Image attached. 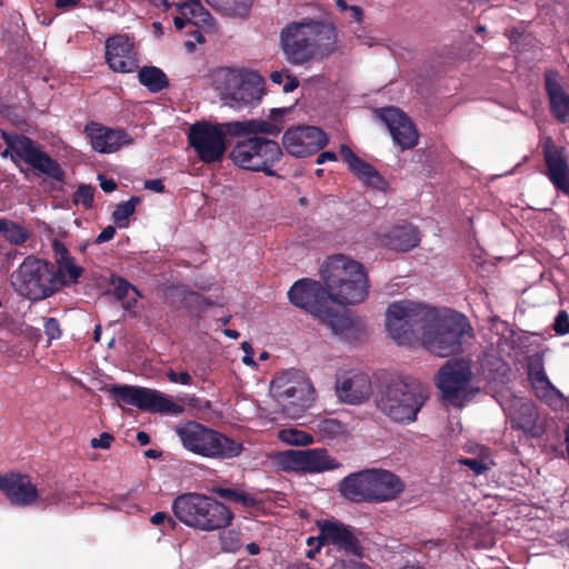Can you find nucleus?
Masks as SVG:
<instances>
[{"label": "nucleus", "mask_w": 569, "mask_h": 569, "mask_svg": "<svg viewBox=\"0 0 569 569\" xmlns=\"http://www.w3.org/2000/svg\"><path fill=\"white\" fill-rule=\"evenodd\" d=\"M287 111L288 109H272V121L262 119L229 122L197 121L192 123L187 131L188 143L201 162L206 164L220 162L227 152L228 136H277L280 133L282 127L276 120V117L282 116Z\"/></svg>", "instance_id": "obj_1"}, {"label": "nucleus", "mask_w": 569, "mask_h": 569, "mask_svg": "<svg viewBox=\"0 0 569 569\" xmlns=\"http://www.w3.org/2000/svg\"><path fill=\"white\" fill-rule=\"evenodd\" d=\"M280 44L286 59L301 66L331 54L337 47V31L332 24L316 20L291 22L282 29Z\"/></svg>", "instance_id": "obj_2"}, {"label": "nucleus", "mask_w": 569, "mask_h": 569, "mask_svg": "<svg viewBox=\"0 0 569 569\" xmlns=\"http://www.w3.org/2000/svg\"><path fill=\"white\" fill-rule=\"evenodd\" d=\"M322 278L330 303L357 305L369 293L363 266L343 254L332 256L322 267Z\"/></svg>", "instance_id": "obj_3"}, {"label": "nucleus", "mask_w": 569, "mask_h": 569, "mask_svg": "<svg viewBox=\"0 0 569 569\" xmlns=\"http://www.w3.org/2000/svg\"><path fill=\"white\" fill-rule=\"evenodd\" d=\"M263 78L243 68H219L212 72V86L224 104L241 110L253 107L263 96Z\"/></svg>", "instance_id": "obj_4"}, {"label": "nucleus", "mask_w": 569, "mask_h": 569, "mask_svg": "<svg viewBox=\"0 0 569 569\" xmlns=\"http://www.w3.org/2000/svg\"><path fill=\"white\" fill-rule=\"evenodd\" d=\"M405 489L402 481L385 469H365L343 478L341 495L353 502H383L397 498Z\"/></svg>", "instance_id": "obj_5"}, {"label": "nucleus", "mask_w": 569, "mask_h": 569, "mask_svg": "<svg viewBox=\"0 0 569 569\" xmlns=\"http://www.w3.org/2000/svg\"><path fill=\"white\" fill-rule=\"evenodd\" d=\"M172 510L182 523L201 531L224 528L233 519V513L227 506L200 493L178 496L172 502Z\"/></svg>", "instance_id": "obj_6"}, {"label": "nucleus", "mask_w": 569, "mask_h": 569, "mask_svg": "<svg viewBox=\"0 0 569 569\" xmlns=\"http://www.w3.org/2000/svg\"><path fill=\"white\" fill-rule=\"evenodd\" d=\"M428 398L426 388L417 380H393L376 398L379 411L399 423H410Z\"/></svg>", "instance_id": "obj_7"}, {"label": "nucleus", "mask_w": 569, "mask_h": 569, "mask_svg": "<svg viewBox=\"0 0 569 569\" xmlns=\"http://www.w3.org/2000/svg\"><path fill=\"white\" fill-rule=\"evenodd\" d=\"M174 431L186 450L204 458L232 459L243 451L242 442L196 421L180 423Z\"/></svg>", "instance_id": "obj_8"}, {"label": "nucleus", "mask_w": 569, "mask_h": 569, "mask_svg": "<svg viewBox=\"0 0 569 569\" xmlns=\"http://www.w3.org/2000/svg\"><path fill=\"white\" fill-rule=\"evenodd\" d=\"M422 326L421 343L432 355L448 357L459 351L468 323L461 315L439 316L431 310Z\"/></svg>", "instance_id": "obj_9"}, {"label": "nucleus", "mask_w": 569, "mask_h": 569, "mask_svg": "<svg viewBox=\"0 0 569 569\" xmlns=\"http://www.w3.org/2000/svg\"><path fill=\"white\" fill-rule=\"evenodd\" d=\"M270 393L291 418L300 417L315 401V389L310 379L297 369L278 373L270 383Z\"/></svg>", "instance_id": "obj_10"}, {"label": "nucleus", "mask_w": 569, "mask_h": 569, "mask_svg": "<svg viewBox=\"0 0 569 569\" xmlns=\"http://www.w3.org/2000/svg\"><path fill=\"white\" fill-rule=\"evenodd\" d=\"M257 136L249 134L238 141L230 151V159L241 169L274 177L277 173L272 168L281 160L282 150L276 141Z\"/></svg>", "instance_id": "obj_11"}, {"label": "nucleus", "mask_w": 569, "mask_h": 569, "mask_svg": "<svg viewBox=\"0 0 569 569\" xmlns=\"http://www.w3.org/2000/svg\"><path fill=\"white\" fill-rule=\"evenodd\" d=\"M431 309L410 300L391 303L386 311V328L390 338L400 346L411 345L417 332L428 322Z\"/></svg>", "instance_id": "obj_12"}, {"label": "nucleus", "mask_w": 569, "mask_h": 569, "mask_svg": "<svg viewBox=\"0 0 569 569\" xmlns=\"http://www.w3.org/2000/svg\"><path fill=\"white\" fill-rule=\"evenodd\" d=\"M11 284L20 296L29 300L46 299L54 293L53 266L29 256L12 272Z\"/></svg>", "instance_id": "obj_13"}, {"label": "nucleus", "mask_w": 569, "mask_h": 569, "mask_svg": "<svg viewBox=\"0 0 569 569\" xmlns=\"http://www.w3.org/2000/svg\"><path fill=\"white\" fill-rule=\"evenodd\" d=\"M436 385L449 405L462 407L479 391L473 385L471 363L468 360H449L441 367Z\"/></svg>", "instance_id": "obj_14"}, {"label": "nucleus", "mask_w": 569, "mask_h": 569, "mask_svg": "<svg viewBox=\"0 0 569 569\" xmlns=\"http://www.w3.org/2000/svg\"><path fill=\"white\" fill-rule=\"evenodd\" d=\"M3 138L7 149L1 153L3 158L14 153L38 172L46 174L59 182L64 180V172L60 164L30 138L19 134H6Z\"/></svg>", "instance_id": "obj_15"}, {"label": "nucleus", "mask_w": 569, "mask_h": 569, "mask_svg": "<svg viewBox=\"0 0 569 569\" xmlns=\"http://www.w3.org/2000/svg\"><path fill=\"white\" fill-rule=\"evenodd\" d=\"M277 465L286 471L319 473L338 469L340 462L322 448L279 452L274 457Z\"/></svg>", "instance_id": "obj_16"}, {"label": "nucleus", "mask_w": 569, "mask_h": 569, "mask_svg": "<svg viewBox=\"0 0 569 569\" xmlns=\"http://www.w3.org/2000/svg\"><path fill=\"white\" fill-rule=\"evenodd\" d=\"M110 392L118 400L144 411L172 415L183 412L182 406L176 403L171 398L157 390L123 385L111 387Z\"/></svg>", "instance_id": "obj_17"}, {"label": "nucleus", "mask_w": 569, "mask_h": 569, "mask_svg": "<svg viewBox=\"0 0 569 569\" xmlns=\"http://www.w3.org/2000/svg\"><path fill=\"white\" fill-rule=\"evenodd\" d=\"M545 176L553 188L569 196V154L565 147L558 146L547 137L542 142Z\"/></svg>", "instance_id": "obj_18"}, {"label": "nucleus", "mask_w": 569, "mask_h": 569, "mask_svg": "<svg viewBox=\"0 0 569 569\" xmlns=\"http://www.w3.org/2000/svg\"><path fill=\"white\" fill-rule=\"evenodd\" d=\"M292 305L303 309L315 317H326L330 305L326 287L318 281L301 279L293 283L288 291Z\"/></svg>", "instance_id": "obj_19"}, {"label": "nucleus", "mask_w": 569, "mask_h": 569, "mask_svg": "<svg viewBox=\"0 0 569 569\" xmlns=\"http://www.w3.org/2000/svg\"><path fill=\"white\" fill-rule=\"evenodd\" d=\"M327 143V134L321 129L312 126L288 129L282 137L283 148L296 158L313 154L326 147Z\"/></svg>", "instance_id": "obj_20"}, {"label": "nucleus", "mask_w": 569, "mask_h": 569, "mask_svg": "<svg viewBox=\"0 0 569 569\" xmlns=\"http://www.w3.org/2000/svg\"><path fill=\"white\" fill-rule=\"evenodd\" d=\"M335 390L341 402L353 406L363 403L372 393L370 378L358 370H340L336 376Z\"/></svg>", "instance_id": "obj_21"}, {"label": "nucleus", "mask_w": 569, "mask_h": 569, "mask_svg": "<svg viewBox=\"0 0 569 569\" xmlns=\"http://www.w3.org/2000/svg\"><path fill=\"white\" fill-rule=\"evenodd\" d=\"M319 539L326 545H333L347 555L360 557L362 547L355 529L335 520L326 519L318 521Z\"/></svg>", "instance_id": "obj_22"}, {"label": "nucleus", "mask_w": 569, "mask_h": 569, "mask_svg": "<svg viewBox=\"0 0 569 569\" xmlns=\"http://www.w3.org/2000/svg\"><path fill=\"white\" fill-rule=\"evenodd\" d=\"M506 410L512 428L519 429L532 438L540 437L543 433V419L540 418L536 406L529 399L515 398Z\"/></svg>", "instance_id": "obj_23"}, {"label": "nucleus", "mask_w": 569, "mask_h": 569, "mask_svg": "<svg viewBox=\"0 0 569 569\" xmlns=\"http://www.w3.org/2000/svg\"><path fill=\"white\" fill-rule=\"evenodd\" d=\"M376 114L387 126L393 141L402 149H410L417 144L418 132L416 128L398 108L379 109Z\"/></svg>", "instance_id": "obj_24"}, {"label": "nucleus", "mask_w": 569, "mask_h": 569, "mask_svg": "<svg viewBox=\"0 0 569 569\" xmlns=\"http://www.w3.org/2000/svg\"><path fill=\"white\" fill-rule=\"evenodd\" d=\"M0 489L12 505L19 507L31 506L38 502L40 497L39 488L29 476L21 473L0 476Z\"/></svg>", "instance_id": "obj_25"}, {"label": "nucleus", "mask_w": 569, "mask_h": 569, "mask_svg": "<svg viewBox=\"0 0 569 569\" xmlns=\"http://www.w3.org/2000/svg\"><path fill=\"white\" fill-rule=\"evenodd\" d=\"M106 61L116 72H132L138 68L133 41L126 34H116L106 40Z\"/></svg>", "instance_id": "obj_26"}, {"label": "nucleus", "mask_w": 569, "mask_h": 569, "mask_svg": "<svg viewBox=\"0 0 569 569\" xmlns=\"http://www.w3.org/2000/svg\"><path fill=\"white\" fill-rule=\"evenodd\" d=\"M420 241L418 229L410 223L381 228L375 234L376 244L392 250L408 251L415 248Z\"/></svg>", "instance_id": "obj_27"}, {"label": "nucleus", "mask_w": 569, "mask_h": 569, "mask_svg": "<svg viewBox=\"0 0 569 569\" xmlns=\"http://www.w3.org/2000/svg\"><path fill=\"white\" fill-rule=\"evenodd\" d=\"M84 132L90 139L92 148L100 153L116 152L132 142V139L123 130L110 129L94 122L87 124Z\"/></svg>", "instance_id": "obj_28"}, {"label": "nucleus", "mask_w": 569, "mask_h": 569, "mask_svg": "<svg viewBox=\"0 0 569 569\" xmlns=\"http://www.w3.org/2000/svg\"><path fill=\"white\" fill-rule=\"evenodd\" d=\"M528 376L536 396L550 407H560L565 399L562 393L548 379L542 361L539 358L531 359L528 367Z\"/></svg>", "instance_id": "obj_29"}, {"label": "nucleus", "mask_w": 569, "mask_h": 569, "mask_svg": "<svg viewBox=\"0 0 569 569\" xmlns=\"http://www.w3.org/2000/svg\"><path fill=\"white\" fill-rule=\"evenodd\" d=\"M546 91L551 114L561 123L569 122V93H567L556 72L546 73Z\"/></svg>", "instance_id": "obj_30"}, {"label": "nucleus", "mask_w": 569, "mask_h": 569, "mask_svg": "<svg viewBox=\"0 0 569 569\" xmlns=\"http://www.w3.org/2000/svg\"><path fill=\"white\" fill-rule=\"evenodd\" d=\"M340 153L349 169L359 180L375 189L381 190L385 188L386 182L379 172L371 164L356 156L349 147L345 144L341 146Z\"/></svg>", "instance_id": "obj_31"}, {"label": "nucleus", "mask_w": 569, "mask_h": 569, "mask_svg": "<svg viewBox=\"0 0 569 569\" xmlns=\"http://www.w3.org/2000/svg\"><path fill=\"white\" fill-rule=\"evenodd\" d=\"M82 272L83 269L74 263L73 258H61L57 263V269L53 268L54 292L60 287L76 283Z\"/></svg>", "instance_id": "obj_32"}, {"label": "nucleus", "mask_w": 569, "mask_h": 569, "mask_svg": "<svg viewBox=\"0 0 569 569\" xmlns=\"http://www.w3.org/2000/svg\"><path fill=\"white\" fill-rule=\"evenodd\" d=\"M30 230L18 221L0 217V236L10 244L22 246L30 238Z\"/></svg>", "instance_id": "obj_33"}, {"label": "nucleus", "mask_w": 569, "mask_h": 569, "mask_svg": "<svg viewBox=\"0 0 569 569\" xmlns=\"http://www.w3.org/2000/svg\"><path fill=\"white\" fill-rule=\"evenodd\" d=\"M315 431L322 440H332L348 435L347 425L336 418H325L316 422Z\"/></svg>", "instance_id": "obj_34"}, {"label": "nucleus", "mask_w": 569, "mask_h": 569, "mask_svg": "<svg viewBox=\"0 0 569 569\" xmlns=\"http://www.w3.org/2000/svg\"><path fill=\"white\" fill-rule=\"evenodd\" d=\"M206 2L224 16L243 17L251 7V0H206Z\"/></svg>", "instance_id": "obj_35"}, {"label": "nucleus", "mask_w": 569, "mask_h": 569, "mask_svg": "<svg viewBox=\"0 0 569 569\" xmlns=\"http://www.w3.org/2000/svg\"><path fill=\"white\" fill-rule=\"evenodd\" d=\"M179 12L190 20L193 26L209 24L210 13L204 9L200 0H189L178 6Z\"/></svg>", "instance_id": "obj_36"}, {"label": "nucleus", "mask_w": 569, "mask_h": 569, "mask_svg": "<svg viewBox=\"0 0 569 569\" xmlns=\"http://www.w3.org/2000/svg\"><path fill=\"white\" fill-rule=\"evenodd\" d=\"M139 81L152 92L161 91L168 86L164 72L157 67H143L138 73Z\"/></svg>", "instance_id": "obj_37"}, {"label": "nucleus", "mask_w": 569, "mask_h": 569, "mask_svg": "<svg viewBox=\"0 0 569 569\" xmlns=\"http://www.w3.org/2000/svg\"><path fill=\"white\" fill-rule=\"evenodd\" d=\"M114 296L122 301V306L127 310H131L137 305V299L140 296L136 287L122 278L112 280Z\"/></svg>", "instance_id": "obj_38"}, {"label": "nucleus", "mask_w": 569, "mask_h": 569, "mask_svg": "<svg viewBox=\"0 0 569 569\" xmlns=\"http://www.w3.org/2000/svg\"><path fill=\"white\" fill-rule=\"evenodd\" d=\"M214 492L229 501L238 503L242 507H252L258 503L256 495L238 488H216Z\"/></svg>", "instance_id": "obj_39"}, {"label": "nucleus", "mask_w": 569, "mask_h": 569, "mask_svg": "<svg viewBox=\"0 0 569 569\" xmlns=\"http://www.w3.org/2000/svg\"><path fill=\"white\" fill-rule=\"evenodd\" d=\"M278 438L291 446H308L313 443V437L303 430L296 428H284L279 430Z\"/></svg>", "instance_id": "obj_40"}, {"label": "nucleus", "mask_w": 569, "mask_h": 569, "mask_svg": "<svg viewBox=\"0 0 569 569\" xmlns=\"http://www.w3.org/2000/svg\"><path fill=\"white\" fill-rule=\"evenodd\" d=\"M322 322L327 323L333 333H342L350 326V320L346 316L332 312L330 305H328V313L326 317H317Z\"/></svg>", "instance_id": "obj_41"}, {"label": "nucleus", "mask_w": 569, "mask_h": 569, "mask_svg": "<svg viewBox=\"0 0 569 569\" xmlns=\"http://www.w3.org/2000/svg\"><path fill=\"white\" fill-rule=\"evenodd\" d=\"M168 298L171 300L172 305H178V308H189L190 303L197 302L200 297L196 292L187 291L181 287H174L170 289Z\"/></svg>", "instance_id": "obj_42"}, {"label": "nucleus", "mask_w": 569, "mask_h": 569, "mask_svg": "<svg viewBox=\"0 0 569 569\" xmlns=\"http://www.w3.org/2000/svg\"><path fill=\"white\" fill-rule=\"evenodd\" d=\"M138 203L139 199L136 197H132L128 201L119 203L112 213L113 220L118 222L121 227L126 226L128 218L133 214L136 206Z\"/></svg>", "instance_id": "obj_43"}, {"label": "nucleus", "mask_w": 569, "mask_h": 569, "mask_svg": "<svg viewBox=\"0 0 569 569\" xmlns=\"http://www.w3.org/2000/svg\"><path fill=\"white\" fill-rule=\"evenodd\" d=\"M221 548L227 552H237L242 547L241 535L237 530H227L220 536Z\"/></svg>", "instance_id": "obj_44"}, {"label": "nucleus", "mask_w": 569, "mask_h": 569, "mask_svg": "<svg viewBox=\"0 0 569 569\" xmlns=\"http://www.w3.org/2000/svg\"><path fill=\"white\" fill-rule=\"evenodd\" d=\"M94 196V188L88 184H81L73 196V202L81 204L84 209L92 207Z\"/></svg>", "instance_id": "obj_45"}, {"label": "nucleus", "mask_w": 569, "mask_h": 569, "mask_svg": "<svg viewBox=\"0 0 569 569\" xmlns=\"http://www.w3.org/2000/svg\"><path fill=\"white\" fill-rule=\"evenodd\" d=\"M39 491H40V497H39L38 501H40L47 506L59 503L62 499L61 493L58 490V488H49V489L40 488Z\"/></svg>", "instance_id": "obj_46"}, {"label": "nucleus", "mask_w": 569, "mask_h": 569, "mask_svg": "<svg viewBox=\"0 0 569 569\" xmlns=\"http://www.w3.org/2000/svg\"><path fill=\"white\" fill-rule=\"evenodd\" d=\"M553 330L560 336L569 333V316L567 311L561 310L558 312L553 322Z\"/></svg>", "instance_id": "obj_47"}, {"label": "nucleus", "mask_w": 569, "mask_h": 569, "mask_svg": "<svg viewBox=\"0 0 569 569\" xmlns=\"http://www.w3.org/2000/svg\"><path fill=\"white\" fill-rule=\"evenodd\" d=\"M469 467L476 475H481L490 469L491 462L482 459H465L461 461Z\"/></svg>", "instance_id": "obj_48"}, {"label": "nucleus", "mask_w": 569, "mask_h": 569, "mask_svg": "<svg viewBox=\"0 0 569 569\" xmlns=\"http://www.w3.org/2000/svg\"><path fill=\"white\" fill-rule=\"evenodd\" d=\"M44 332L49 340L59 339L61 330L58 320L54 318H48L44 322Z\"/></svg>", "instance_id": "obj_49"}, {"label": "nucleus", "mask_w": 569, "mask_h": 569, "mask_svg": "<svg viewBox=\"0 0 569 569\" xmlns=\"http://www.w3.org/2000/svg\"><path fill=\"white\" fill-rule=\"evenodd\" d=\"M114 438L111 433L103 432L98 438H92L90 445L92 448L108 449L113 442Z\"/></svg>", "instance_id": "obj_50"}, {"label": "nucleus", "mask_w": 569, "mask_h": 569, "mask_svg": "<svg viewBox=\"0 0 569 569\" xmlns=\"http://www.w3.org/2000/svg\"><path fill=\"white\" fill-rule=\"evenodd\" d=\"M168 379L173 383H181L184 386L191 385L192 381L191 376L186 371L177 373L173 370H170L168 372Z\"/></svg>", "instance_id": "obj_51"}, {"label": "nucleus", "mask_w": 569, "mask_h": 569, "mask_svg": "<svg viewBox=\"0 0 569 569\" xmlns=\"http://www.w3.org/2000/svg\"><path fill=\"white\" fill-rule=\"evenodd\" d=\"M331 569H370L367 565L357 561H337L331 566Z\"/></svg>", "instance_id": "obj_52"}, {"label": "nucleus", "mask_w": 569, "mask_h": 569, "mask_svg": "<svg viewBox=\"0 0 569 569\" xmlns=\"http://www.w3.org/2000/svg\"><path fill=\"white\" fill-rule=\"evenodd\" d=\"M116 233V229L112 226H107L97 237L96 242L97 243H103L107 241H110Z\"/></svg>", "instance_id": "obj_53"}, {"label": "nucleus", "mask_w": 569, "mask_h": 569, "mask_svg": "<svg viewBox=\"0 0 569 569\" xmlns=\"http://www.w3.org/2000/svg\"><path fill=\"white\" fill-rule=\"evenodd\" d=\"M241 348L244 351V356L242 358L243 363H246L248 366H253L254 365L253 350H252V347L250 346V343L242 342Z\"/></svg>", "instance_id": "obj_54"}, {"label": "nucleus", "mask_w": 569, "mask_h": 569, "mask_svg": "<svg viewBox=\"0 0 569 569\" xmlns=\"http://www.w3.org/2000/svg\"><path fill=\"white\" fill-rule=\"evenodd\" d=\"M166 521L174 526V521L166 512H157L151 517V522L156 526L163 525Z\"/></svg>", "instance_id": "obj_55"}, {"label": "nucleus", "mask_w": 569, "mask_h": 569, "mask_svg": "<svg viewBox=\"0 0 569 569\" xmlns=\"http://www.w3.org/2000/svg\"><path fill=\"white\" fill-rule=\"evenodd\" d=\"M144 188L154 192H162L164 189L163 182L160 179L147 180Z\"/></svg>", "instance_id": "obj_56"}, {"label": "nucleus", "mask_w": 569, "mask_h": 569, "mask_svg": "<svg viewBox=\"0 0 569 569\" xmlns=\"http://www.w3.org/2000/svg\"><path fill=\"white\" fill-rule=\"evenodd\" d=\"M98 179L100 181V187L104 192H111L117 187L116 182L112 179H108L101 174L98 177Z\"/></svg>", "instance_id": "obj_57"}, {"label": "nucleus", "mask_w": 569, "mask_h": 569, "mask_svg": "<svg viewBox=\"0 0 569 569\" xmlns=\"http://www.w3.org/2000/svg\"><path fill=\"white\" fill-rule=\"evenodd\" d=\"M298 79L289 73L283 82V91L292 92L298 87Z\"/></svg>", "instance_id": "obj_58"}, {"label": "nucleus", "mask_w": 569, "mask_h": 569, "mask_svg": "<svg viewBox=\"0 0 569 569\" xmlns=\"http://www.w3.org/2000/svg\"><path fill=\"white\" fill-rule=\"evenodd\" d=\"M53 248H54L56 263H59V260L61 258H71L68 254V250L66 249V247L63 244H61L59 242H54Z\"/></svg>", "instance_id": "obj_59"}, {"label": "nucleus", "mask_w": 569, "mask_h": 569, "mask_svg": "<svg viewBox=\"0 0 569 569\" xmlns=\"http://www.w3.org/2000/svg\"><path fill=\"white\" fill-rule=\"evenodd\" d=\"M288 74L289 72L287 70L273 71L270 74V80L276 84H281Z\"/></svg>", "instance_id": "obj_60"}, {"label": "nucleus", "mask_w": 569, "mask_h": 569, "mask_svg": "<svg viewBox=\"0 0 569 569\" xmlns=\"http://www.w3.org/2000/svg\"><path fill=\"white\" fill-rule=\"evenodd\" d=\"M337 160V156L335 152H331V151H325L322 153H320L317 158V163L318 164H321L326 161H336Z\"/></svg>", "instance_id": "obj_61"}, {"label": "nucleus", "mask_w": 569, "mask_h": 569, "mask_svg": "<svg viewBox=\"0 0 569 569\" xmlns=\"http://www.w3.org/2000/svg\"><path fill=\"white\" fill-rule=\"evenodd\" d=\"M56 6L61 9H71L78 6L80 0H54Z\"/></svg>", "instance_id": "obj_62"}, {"label": "nucleus", "mask_w": 569, "mask_h": 569, "mask_svg": "<svg viewBox=\"0 0 569 569\" xmlns=\"http://www.w3.org/2000/svg\"><path fill=\"white\" fill-rule=\"evenodd\" d=\"M173 23L178 30L183 29L188 23H190V20L187 19L184 16L180 13V16L174 17Z\"/></svg>", "instance_id": "obj_63"}, {"label": "nucleus", "mask_w": 569, "mask_h": 569, "mask_svg": "<svg viewBox=\"0 0 569 569\" xmlns=\"http://www.w3.org/2000/svg\"><path fill=\"white\" fill-rule=\"evenodd\" d=\"M350 18L353 19L355 21L359 22L362 18V11L359 7L357 6H351L350 7Z\"/></svg>", "instance_id": "obj_64"}]
</instances>
